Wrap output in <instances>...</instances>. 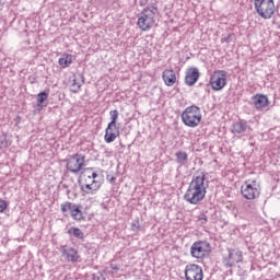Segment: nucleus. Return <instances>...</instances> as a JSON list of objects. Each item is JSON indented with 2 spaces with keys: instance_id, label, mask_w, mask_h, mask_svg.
I'll return each instance as SVG.
<instances>
[{
  "instance_id": "f257e3e1",
  "label": "nucleus",
  "mask_w": 280,
  "mask_h": 280,
  "mask_svg": "<svg viewBox=\"0 0 280 280\" xmlns=\"http://www.w3.org/2000/svg\"><path fill=\"white\" fill-rule=\"evenodd\" d=\"M207 180V174L202 171H198L188 185L186 192L184 194V200L189 205H200L207 196V187L209 182Z\"/></svg>"
},
{
  "instance_id": "f03ea898",
  "label": "nucleus",
  "mask_w": 280,
  "mask_h": 280,
  "mask_svg": "<svg viewBox=\"0 0 280 280\" xmlns=\"http://www.w3.org/2000/svg\"><path fill=\"white\" fill-rule=\"evenodd\" d=\"M100 175L93 171V167L84 168L79 179V186L83 194L86 196H95L102 187V182L98 180Z\"/></svg>"
},
{
  "instance_id": "7ed1b4c3",
  "label": "nucleus",
  "mask_w": 280,
  "mask_h": 280,
  "mask_svg": "<svg viewBox=\"0 0 280 280\" xmlns=\"http://www.w3.org/2000/svg\"><path fill=\"white\" fill-rule=\"evenodd\" d=\"M156 16H159V8L151 5L144 8L138 14L137 25L141 32H150L151 27H154L156 23Z\"/></svg>"
},
{
  "instance_id": "20e7f679",
  "label": "nucleus",
  "mask_w": 280,
  "mask_h": 280,
  "mask_svg": "<svg viewBox=\"0 0 280 280\" xmlns=\"http://www.w3.org/2000/svg\"><path fill=\"white\" fill-rule=\"evenodd\" d=\"M182 121L188 128H197L202 121V114L200 113V107L191 105L185 108L182 113Z\"/></svg>"
},
{
  "instance_id": "39448f33",
  "label": "nucleus",
  "mask_w": 280,
  "mask_h": 280,
  "mask_svg": "<svg viewBox=\"0 0 280 280\" xmlns=\"http://www.w3.org/2000/svg\"><path fill=\"white\" fill-rule=\"evenodd\" d=\"M241 194L245 200H255L261 194V185L257 179H247L241 186Z\"/></svg>"
},
{
  "instance_id": "423d86ee",
  "label": "nucleus",
  "mask_w": 280,
  "mask_h": 280,
  "mask_svg": "<svg viewBox=\"0 0 280 280\" xmlns=\"http://www.w3.org/2000/svg\"><path fill=\"white\" fill-rule=\"evenodd\" d=\"M254 8L261 19H272V14H275V0H254Z\"/></svg>"
},
{
  "instance_id": "0eeeda50",
  "label": "nucleus",
  "mask_w": 280,
  "mask_h": 280,
  "mask_svg": "<svg viewBox=\"0 0 280 280\" xmlns=\"http://www.w3.org/2000/svg\"><path fill=\"white\" fill-rule=\"evenodd\" d=\"M210 252L211 244L207 241H197L190 247V255L194 259H205V257H209Z\"/></svg>"
},
{
  "instance_id": "6e6552de",
  "label": "nucleus",
  "mask_w": 280,
  "mask_h": 280,
  "mask_svg": "<svg viewBox=\"0 0 280 280\" xmlns=\"http://www.w3.org/2000/svg\"><path fill=\"white\" fill-rule=\"evenodd\" d=\"M226 75H229L226 70H215L212 73L209 81L212 91H222L226 86Z\"/></svg>"
},
{
  "instance_id": "1a4fd4ad",
  "label": "nucleus",
  "mask_w": 280,
  "mask_h": 280,
  "mask_svg": "<svg viewBox=\"0 0 280 280\" xmlns=\"http://www.w3.org/2000/svg\"><path fill=\"white\" fill-rule=\"evenodd\" d=\"M232 135L235 137H248L253 133V127H250V120L238 119L231 127Z\"/></svg>"
},
{
  "instance_id": "9d476101",
  "label": "nucleus",
  "mask_w": 280,
  "mask_h": 280,
  "mask_svg": "<svg viewBox=\"0 0 280 280\" xmlns=\"http://www.w3.org/2000/svg\"><path fill=\"white\" fill-rule=\"evenodd\" d=\"M84 155L75 153L68 159L66 167L68 172H71V174H80L84 167Z\"/></svg>"
},
{
  "instance_id": "9b49d317",
  "label": "nucleus",
  "mask_w": 280,
  "mask_h": 280,
  "mask_svg": "<svg viewBox=\"0 0 280 280\" xmlns=\"http://www.w3.org/2000/svg\"><path fill=\"white\" fill-rule=\"evenodd\" d=\"M241 261H244V256L238 248H229L228 255L223 257V266L225 268H233V266L241 264Z\"/></svg>"
},
{
  "instance_id": "f8f14e48",
  "label": "nucleus",
  "mask_w": 280,
  "mask_h": 280,
  "mask_svg": "<svg viewBox=\"0 0 280 280\" xmlns=\"http://www.w3.org/2000/svg\"><path fill=\"white\" fill-rule=\"evenodd\" d=\"M185 279L186 280H202L205 279V273L202 272V267L196 264L187 265L185 268Z\"/></svg>"
},
{
  "instance_id": "ddd939ff",
  "label": "nucleus",
  "mask_w": 280,
  "mask_h": 280,
  "mask_svg": "<svg viewBox=\"0 0 280 280\" xmlns=\"http://www.w3.org/2000/svg\"><path fill=\"white\" fill-rule=\"evenodd\" d=\"M61 257H63V259L66 261L75 264V262H78V259H80V254H78L75 248H73L71 246L63 245V246H61Z\"/></svg>"
},
{
  "instance_id": "4468645a",
  "label": "nucleus",
  "mask_w": 280,
  "mask_h": 280,
  "mask_svg": "<svg viewBox=\"0 0 280 280\" xmlns=\"http://www.w3.org/2000/svg\"><path fill=\"white\" fill-rule=\"evenodd\" d=\"M119 135V127L117 125H107L104 136L105 143H113Z\"/></svg>"
},
{
  "instance_id": "2eb2a0df",
  "label": "nucleus",
  "mask_w": 280,
  "mask_h": 280,
  "mask_svg": "<svg viewBox=\"0 0 280 280\" xmlns=\"http://www.w3.org/2000/svg\"><path fill=\"white\" fill-rule=\"evenodd\" d=\"M250 104L256 108V110H264V108L268 106V96L264 94H256L252 96Z\"/></svg>"
},
{
  "instance_id": "dca6fc26",
  "label": "nucleus",
  "mask_w": 280,
  "mask_h": 280,
  "mask_svg": "<svg viewBox=\"0 0 280 280\" xmlns=\"http://www.w3.org/2000/svg\"><path fill=\"white\" fill-rule=\"evenodd\" d=\"M200 79V71L198 68H190L187 70L186 75H185V84L187 86H194L196 82Z\"/></svg>"
},
{
  "instance_id": "f3484780",
  "label": "nucleus",
  "mask_w": 280,
  "mask_h": 280,
  "mask_svg": "<svg viewBox=\"0 0 280 280\" xmlns=\"http://www.w3.org/2000/svg\"><path fill=\"white\" fill-rule=\"evenodd\" d=\"M162 78L166 86H174L176 84V73H174V70H165Z\"/></svg>"
},
{
  "instance_id": "a211bd4d",
  "label": "nucleus",
  "mask_w": 280,
  "mask_h": 280,
  "mask_svg": "<svg viewBox=\"0 0 280 280\" xmlns=\"http://www.w3.org/2000/svg\"><path fill=\"white\" fill-rule=\"evenodd\" d=\"M70 215L73 218V220H83L84 217L82 215V206L73 203Z\"/></svg>"
},
{
  "instance_id": "6ab92c4d",
  "label": "nucleus",
  "mask_w": 280,
  "mask_h": 280,
  "mask_svg": "<svg viewBox=\"0 0 280 280\" xmlns=\"http://www.w3.org/2000/svg\"><path fill=\"white\" fill-rule=\"evenodd\" d=\"M81 82L78 81V78L72 80V84L70 86L71 93H80V89H82V83L84 82V75L79 74Z\"/></svg>"
},
{
  "instance_id": "aec40b11",
  "label": "nucleus",
  "mask_w": 280,
  "mask_h": 280,
  "mask_svg": "<svg viewBox=\"0 0 280 280\" xmlns=\"http://www.w3.org/2000/svg\"><path fill=\"white\" fill-rule=\"evenodd\" d=\"M67 234L70 235V237H75L77 240H84V232H82L80 228L71 226Z\"/></svg>"
},
{
  "instance_id": "412c9836",
  "label": "nucleus",
  "mask_w": 280,
  "mask_h": 280,
  "mask_svg": "<svg viewBox=\"0 0 280 280\" xmlns=\"http://www.w3.org/2000/svg\"><path fill=\"white\" fill-rule=\"evenodd\" d=\"M73 63V56L65 54L61 58H59V65L62 69H67L69 66Z\"/></svg>"
},
{
  "instance_id": "4be33fe9",
  "label": "nucleus",
  "mask_w": 280,
  "mask_h": 280,
  "mask_svg": "<svg viewBox=\"0 0 280 280\" xmlns=\"http://www.w3.org/2000/svg\"><path fill=\"white\" fill-rule=\"evenodd\" d=\"M175 158H176V163L178 165H185V163H187V160L189 159V155L185 151H179L175 153Z\"/></svg>"
},
{
  "instance_id": "5701e85b",
  "label": "nucleus",
  "mask_w": 280,
  "mask_h": 280,
  "mask_svg": "<svg viewBox=\"0 0 280 280\" xmlns=\"http://www.w3.org/2000/svg\"><path fill=\"white\" fill-rule=\"evenodd\" d=\"M47 97H49V94L47 92H40L37 94V106L38 108H43V104L47 102Z\"/></svg>"
},
{
  "instance_id": "b1692460",
  "label": "nucleus",
  "mask_w": 280,
  "mask_h": 280,
  "mask_svg": "<svg viewBox=\"0 0 280 280\" xmlns=\"http://www.w3.org/2000/svg\"><path fill=\"white\" fill-rule=\"evenodd\" d=\"M110 121L108 122L109 126H117V119H119V112L117 109L110 110Z\"/></svg>"
},
{
  "instance_id": "393cba45",
  "label": "nucleus",
  "mask_w": 280,
  "mask_h": 280,
  "mask_svg": "<svg viewBox=\"0 0 280 280\" xmlns=\"http://www.w3.org/2000/svg\"><path fill=\"white\" fill-rule=\"evenodd\" d=\"M73 209V203L66 201L63 203H61V213H63V215Z\"/></svg>"
},
{
  "instance_id": "a878e982",
  "label": "nucleus",
  "mask_w": 280,
  "mask_h": 280,
  "mask_svg": "<svg viewBox=\"0 0 280 280\" xmlns=\"http://www.w3.org/2000/svg\"><path fill=\"white\" fill-rule=\"evenodd\" d=\"M131 231H133L135 233H139V231H141V224L139 223L138 219L132 221Z\"/></svg>"
},
{
  "instance_id": "bb28decb",
  "label": "nucleus",
  "mask_w": 280,
  "mask_h": 280,
  "mask_svg": "<svg viewBox=\"0 0 280 280\" xmlns=\"http://www.w3.org/2000/svg\"><path fill=\"white\" fill-rule=\"evenodd\" d=\"M8 209V201L0 199V213H3Z\"/></svg>"
},
{
  "instance_id": "cd10ccee",
  "label": "nucleus",
  "mask_w": 280,
  "mask_h": 280,
  "mask_svg": "<svg viewBox=\"0 0 280 280\" xmlns=\"http://www.w3.org/2000/svg\"><path fill=\"white\" fill-rule=\"evenodd\" d=\"M92 280H104V273L101 271L92 275Z\"/></svg>"
},
{
  "instance_id": "c85d7f7f",
  "label": "nucleus",
  "mask_w": 280,
  "mask_h": 280,
  "mask_svg": "<svg viewBox=\"0 0 280 280\" xmlns=\"http://www.w3.org/2000/svg\"><path fill=\"white\" fill-rule=\"evenodd\" d=\"M198 221H199V224H207L208 222L207 214L199 215Z\"/></svg>"
},
{
  "instance_id": "c756f323",
  "label": "nucleus",
  "mask_w": 280,
  "mask_h": 280,
  "mask_svg": "<svg viewBox=\"0 0 280 280\" xmlns=\"http://www.w3.org/2000/svg\"><path fill=\"white\" fill-rule=\"evenodd\" d=\"M110 268H112V270H115V271L119 270V266H117L115 264H112Z\"/></svg>"
},
{
  "instance_id": "7c9ffc66",
  "label": "nucleus",
  "mask_w": 280,
  "mask_h": 280,
  "mask_svg": "<svg viewBox=\"0 0 280 280\" xmlns=\"http://www.w3.org/2000/svg\"><path fill=\"white\" fill-rule=\"evenodd\" d=\"M5 141H0V150H3V148H5Z\"/></svg>"
},
{
  "instance_id": "2f4dec72",
  "label": "nucleus",
  "mask_w": 280,
  "mask_h": 280,
  "mask_svg": "<svg viewBox=\"0 0 280 280\" xmlns=\"http://www.w3.org/2000/svg\"><path fill=\"white\" fill-rule=\"evenodd\" d=\"M225 43H229V37H228V38H225Z\"/></svg>"
},
{
  "instance_id": "473e14b6",
  "label": "nucleus",
  "mask_w": 280,
  "mask_h": 280,
  "mask_svg": "<svg viewBox=\"0 0 280 280\" xmlns=\"http://www.w3.org/2000/svg\"><path fill=\"white\" fill-rule=\"evenodd\" d=\"M112 180H115V177H112Z\"/></svg>"
}]
</instances>
